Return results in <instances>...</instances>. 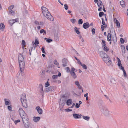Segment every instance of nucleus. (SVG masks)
<instances>
[{
	"mask_svg": "<svg viewBox=\"0 0 128 128\" xmlns=\"http://www.w3.org/2000/svg\"><path fill=\"white\" fill-rule=\"evenodd\" d=\"M42 12L44 16L48 20L51 21L54 20L53 17L51 15L46 7L42 6L41 7Z\"/></svg>",
	"mask_w": 128,
	"mask_h": 128,
	"instance_id": "1",
	"label": "nucleus"
},
{
	"mask_svg": "<svg viewBox=\"0 0 128 128\" xmlns=\"http://www.w3.org/2000/svg\"><path fill=\"white\" fill-rule=\"evenodd\" d=\"M19 114L22 118V121L24 123V121L28 120V118L24 111L22 108H20L18 110Z\"/></svg>",
	"mask_w": 128,
	"mask_h": 128,
	"instance_id": "2",
	"label": "nucleus"
},
{
	"mask_svg": "<svg viewBox=\"0 0 128 128\" xmlns=\"http://www.w3.org/2000/svg\"><path fill=\"white\" fill-rule=\"evenodd\" d=\"M103 60L107 65L110 66L112 65V62L108 56L106 57L103 58Z\"/></svg>",
	"mask_w": 128,
	"mask_h": 128,
	"instance_id": "3",
	"label": "nucleus"
},
{
	"mask_svg": "<svg viewBox=\"0 0 128 128\" xmlns=\"http://www.w3.org/2000/svg\"><path fill=\"white\" fill-rule=\"evenodd\" d=\"M102 44L103 47V48L104 50L106 52L109 51V49L107 47L106 44V42L104 40H102Z\"/></svg>",
	"mask_w": 128,
	"mask_h": 128,
	"instance_id": "4",
	"label": "nucleus"
},
{
	"mask_svg": "<svg viewBox=\"0 0 128 128\" xmlns=\"http://www.w3.org/2000/svg\"><path fill=\"white\" fill-rule=\"evenodd\" d=\"M19 66L21 72H23L24 70L25 67L24 61L18 62Z\"/></svg>",
	"mask_w": 128,
	"mask_h": 128,
	"instance_id": "5",
	"label": "nucleus"
},
{
	"mask_svg": "<svg viewBox=\"0 0 128 128\" xmlns=\"http://www.w3.org/2000/svg\"><path fill=\"white\" fill-rule=\"evenodd\" d=\"M75 70V68L73 67H72V68L70 72V74L74 78H76L77 77L75 72H74Z\"/></svg>",
	"mask_w": 128,
	"mask_h": 128,
	"instance_id": "6",
	"label": "nucleus"
},
{
	"mask_svg": "<svg viewBox=\"0 0 128 128\" xmlns=\"http://www.w3.org/2000/svg\"><path fill=\"white\" fill-rule=\"evenodd\" d=\"M18 18H16L14 19H12L9 21V23L10 25L12 26L16 22H18Z\"/></svg>",
	"mask_w": 128,
	"mask_h": 128,
	"instance_id": "7",
	"label": "nucleus"
},
{
	"mask_svg": "<svg viewBox=\"0 0 128 128\" xmlns=\"http://www.w3.org/2000/svg\"><path fill=\"white\" fill-rule=\"evenodd\" d=\"M26 95L24 93L22 94L21 96L20 100L21 102L26 100Z\"/></svg>",
	"mask_w": 128,
	"mask_h": 128,
	"instance_id": "8",
	"label": "nucleus"
},
{
	"mask_svg": "<svg viewBox=\"0 0 128 128\" xmlns=\"http://www.w3.org/2000/svg\"><path fill=\"white\" fill-rule=\"evenodd\" d=\"M18 62L24 61V57L21 54H18Z\"/></svg>",
	"mask_w": 128,
	"mask_h": 128,
	"instance_id": "9",
	"label": "nucleus"
},
{
	"mask_svg": "<svg viewBox=\"0 0 128 128\" xmlns=\"http://www.w3.org/2000/svg\"><path fill=\"white\" fill-rule=\"evenodd\" d=\"M100 54L102 58V59L103 58L107 57L108 56L106 54L103 52H100Z\"/></svg>",
	"mask_w": 128,
	"mask_h": 128,
	"instance_id": "10",
	"label": "nucleus"
},
{
	"mask_svg": "<svg viewBox=\"0 0 128 128\" xmlns=\"http://www.w3.org/2000/svg\"><path fill=\"white\" fill-rule=\"evenodd\" d=\"M118 59V66L119 68L121 69V66H122V65L121 64V62L120 59L118 58H117Z\"/></svg>",
	"mask_w": 128,
	"mask_h": 128,
	"instance_id": "11",
	"label": "nucleus"
},
{
	"mask_svg": "<svg viewBox=\"0 0 128 128\" xmlns=\"http://www.w3.org/2000/svg\"><path fill=\"white\" fill-rule=\"evenodd\" d=\"M21 102L22 104L24 107L25 108H26L28 106V104L26 100H25L24 101Z\"/></svg>",
	"mask_w": 128,
	"mask_h": 128,
	"instance_id": "12",
	"label": "nucleus"
},
{
	"mask_svg": "<svg viewBox=\"0 0 128 128\" xmlns=\"http://www.w3.org/2000/svg\"><path fill=\"white\" fill-rule=\"evenodd\" d=\"M73 116L75 119L80 118L82 117L81 115L80 114H73Z\"/></svg>",
	"mask_w": 128,
	"mask_h": 128,
	"instance_id": "13",
	"label": "nucleus"
},
{
	"mask_svg": "<svg viewBox=\"0 0 128 128\" xmlns=\"http://www.w3.org/2000/svg\"><path fill=\"white\" fill-rule=\"evenodd\" d=\"M114 22L116 24V26L118 28H120V24L118 20L116 18H115L114 19Z\"/></svg>",
	"mask_w": 128,
	"mask_h": 128,
	"instance_id": "14",
	"label": "nucleus"
},
{
	"mask_svg": "<svg viewBox=\"0 0 128 128\" xmlns=\"http://www.w3.org/2000/svg\"><path fill=\"white\" fill-rule=\"evenodd\" d=\"M83 28L85 29H86L89 27V24L88 22H86L84 23L83 25Z\"/></svg>",
	"mask_w": 128,
	"mask_h": 128,
	"instance_id": "15",
	"label": "nucleus"
},
{
	"mask_svg": "<svg viewBox=\"0 0 128 128\" xmlns=\"http://www.w3.org/2000/svg\"><path fill=\"white\" fill-rule=\"evenodd\" d=\"M36 109L39 114H41L42 113V110L39 106L37 107L36 108Z\"/></svg>",
	"mask_w": 128,
	"mask_h": 128,
	"instance_id": "16",
	"label": "nucleus"
},
{
	"mask_svg": "<svg viewBox=\"0 0 128 128\" xmlns=\"http://www.w3.org/2000/svg\"><path fill=\"white\" fill-rule=\"evenodd\" d=\"M62 62L63 64H62V66L64 67H65L67 65V64L68 63V60L67 59H64L62 60Z\"/></svg>",
	"mask_w": 128,
	"mask_h": 128,
	"instance_id": "17",
	"label": "nucleus"
},
{
	"mask_svg": "<svg viewBox=\"0 0 128 128\" xmlns=\"http://www.w3.org/2000/svg\"><path fill=\"white\" fill-rule=\"evenodd\" d=\"M72 100L71 99H68L66 101V104L69 106L72 104Z\"/></svg>",
	"mask_w": 128,
	"mask_h": 128,
	"instance_id": "18",
	"label": "nucleus"
},
{
	"mask_svg": "<svg viewBox=\"0 0 128 128\" xmlns=\"http://www.w3.org/2000/svg\"><path fill=\"white\" fill-rule=\"evenodd\" d=\"M5 26L4 23H1L0 24V30H4Z\"/></svg>",
	"mask_w": 128,
	"mask_h": 128,
	"instance_id": "19",
	"label": "nucleus"
},
{
	"mask_svg": "<svg viewBox=\"0 0 128 128\" xmlns=\"http://www.w3.org/2000/svg\"><path fill=\"white\" fill-rule=\"evenodd\" d=\"M32 44L34 45L35 44V46L36 47L37 46L36 44H39V42L38 40L37 39H36L35 40V42H32Z\"/></svg>",
	"mask_w": 128,
	"mask_h": 128,
	"instance_id": "20",
	"label": "nucleus"
},
{
	"mask_svg": "<svg viewBox=\"0 0 128 128\" xmlns=\"http://www.w3.org/2000/svg\"><path fill=\"white\" fill-rule=\"evenodd\" d=\"M40 117H34L33 118V120L35 122H37L40 120Z\"/></svg>",
	"mask_w": 128,
	"mask_h": 128,
	"instance_id": "21",
	"label": "nucleus"
},
{
	"mask_svg": "<svg viewBox=\"0 0 128 128\" xmlns=\"http://www.w3.org/2000/svg\"><path fill=\"white\" fill-rule=\"evenodd\" d=\"M121 70H122L123 71L124 73V76L126 78V72L123 66H121Z\"/></svg>",
	"mask_w": 128,
	"mask_h": 128,
	"instance_id": "22",
	"label": "nucleus"
},
{
	"mask_svg": "<svg viewBox=\"0 0 128 128\" xmlns=\"http://www.w3.org/2000/svg\"><path fill=\"white\" fill-rule=\"evenodd\" d=\"M75 84L78 87L79 89H81L82 87L80 85L78 82V81H76L75 82Z\"/></svg>",
	"mask_w": 128,
	"mask_h": 128,
	"instance_id": "23",
	"label": "nucleus"
},
{
	"mask_svg": "<svg viewBox=\"0 0 128 128\" xmlns=\"http://www.w3.org/2000/svg\"><path fill=\"white\" fill-rule=\"evenodd\" d=\"M22 45L23 49H24L26 46V42L25 40H22Z\"/></svg>",
	"mask_w": 128,
	"mask_h": 128,
	"instance_id": "24",
	"label": "nucleus"
},
{
	"mask_svg": "<svg viewBox=\"0 0 128 128\" xmlns=\"http://www.w3.org/2000/svg\"><path fill=\"white\" fill-rule=\"evenodd\" d=\"M111 39V34L110 33H108V34L107 40L108 41H110Z\"/></svg>",
	"mask_w": 128,
	"mask_h": 128,
	"instance_id": "25",
	"label": "nucleus"
},
{
	"mask_svg": "<svg viewBox=\"0 0 128 128\" xmlns=\"http://www.w3.org/2000/svg\"><path fill=\"white\" fill-rule=\"evenodd\" d=\"M112 40L114 43L116 42H117L116 37V36H114L112 37Z\"/></svg>",
	"mask_w": 128,
	"mask_h": 128,
	"instance_id": "26",
	"label": "nucleus"
},
{
	"mask_svg": "<svg viewBox=\"0 0 128 128\" xmlns=\"http://www.w3.org/2000/svg\"><path fill=\"white\" fill-rule=\"evenodd\" d=\"M40 33L41 34L43 33V35H46V31L44 29H42L40 31Z\"/></svg>",
	"mask_w": 128,
	"mask_h": 128,
	"instance_id": "27",
	"label": "nucleus"
},
{
	"mask_svg": "<svg viewBox=\"0 0 128 128\" xmlns=\"http://www.w3.org/2000/svg\"><path fill=\"white\" fill-rule=\"evenodd\" d=\"M102 2L100 0H99L97 3L99 7L102 6Z\"/></svg>",
	"mask_w": 128,
	"mask_h": 128,
	"instance_id": "28",
	"label": "nucleus"
},
{
	"mask_svg": "<svg viewBox=\"0 0 128 128\" xmlns=\"http://www.w3.org/2000/svg\"><path fill=\"white\" fill-rule=\"evenodd\" d=\"M120 4L123 7H124L125 6L124 2L123 0L121 1L120 2Z\"/></svg>",
	"mask_w": 128,
	"mask_h": 128,
	"instance_id": "29",
	"label": "nucleus"
},
{
	"mask_svg": "<svg viewBox=\"0 0 128 128\" xmlns=\"http://www.w3.org/2000/svg\"><path fill=\"white\" fill-rule=\"evenodd\" d=\"M82 117L84 119L86 120H89L90 118H89V117L87 116H83Z\"/></svg>",
	"mask_w": 128,
	"mask_h": 128,
	"instance_id": "30",
	"label": "nucleus"
},
{
	"mask_svg": "<svg viewBox=\"0 0 128 128\" xmlns=\"http://www.w3.org/2000/svg\"><path fill=\"white\" fill-rule=\"evenodd\" d=\"M110 112L107 110H106L104 112V114L106 115H107L110 114Z\"/></svg>",
	"mask_w": 128,
	"mask_h": 128,
	"instance_id": "31",
	"label": "nucleus"
},
{
	"mask_svg": "<svg viewBox=\"0 0 128 128\" xmlns=\"http://www.w3.org/2000/svg\"><path fill=\"white\" fill-rule=\"evenodd\" d=\"M74 30L75 32L77 34H79L80 33L79 31L78 30V28L76 27H75L74 28Z\"/></svg>",
	"mask_w": 128,
	"mask_h": 128,
	"instance_id": "32",
	"label": "nucleus"
},
{
	"mask_svg": "<svg viewBox=\"0 0 128 128\" xmlns=\"http://www.w3.org/2000/svg\"><path fill=\"white\" fill-rule=\"evenodd\" d=\"M7 99H5L4 100L5 101V104L6 105H8L10 104L9 102L7 100Z\"/></svg>",
	"mask_w": 128,
	"mask_h": 128,
	"instance_id": "33",
	"label": "nucleus"
},
{
	"mask_svg": "<svg viewBox=\"0 0 128 128\" xmlns=\"http://www.w3.org/2000/svg\"><path fill=\"white\" fill-rule=\"evenodd\" d=\"M14 7V6L13 5H12L10 6L8 8L9 10H12Z\"/></svg>",
	"mask_w": 128,
	"mask_h": 128,
	"instance_id": "34",
	"label": "nucleus"
},
{
	"mask_svg": "<svg viewBox=\"0 0 128 128\" xmlns=\"http://www.w3.org/2000/svg\"><path fill=\"white\" fill-rule=\"evenodd\" d=\"M81 66H82V68L84 69H86L87 68V67L86 65L85 64H82V65H81Z\"/></svg>",
	"mask_w": 128,
	"mask_h": 128,
	"instance_id": "35",
	"label": "nucleus"
},
{
	"mask_svg": "<svg viewBox=\"0 0 128 128\" xmlns=\"http://www.w3.org/2000/svg\"><path fill=\"white\" fill-rule=\"evenodd\" d=\"M83 23V21L81 19H80L78 21V23L79 24H82Z\"/></svg>",
	"mask_w": 128,
	"mask_h": 128,
	"instance_id": "36",
	"label": "nucleus"
},
{
	"mask_svg": "<svg viewBox=\"0 0 128 128\" xmlns=\"http://www.w3.org/2000/svg\"><path fill=\"white\" fill-rule=\"evenodd\" d=\"M70 21L72 22L73 24H74L75 22H76V19H71Z\"/></svg>",
	"mask_w": 128,
	"mask_h": 128,
	"instance_id": "37",
	"label": "nucleus"
},
{
	"mask_svg": "<svg viewBox=\"0 0 128 128\" xmlns=\"http://www.w3.org/2000/svg\"><path fill=\"white\" fill-rule=\"evenodd\" d=\"M120 41L122 44H123L124 42V40L122 38H120Z\"/></svg>",
	"mask_w": 128,
	"mask_h": 128,
	"instance_id": "38",
	"label": "nucleus"
},
{
	"mask_svg": "<svg viewBox=\"0 0 128 128\" xmlns=\"http://www.w3.org/2000/svg\"><path fill=\"white\" fill-rule=\"evenodd\" d=\"M51 87H49L48 88H46L45 90L47 92H48L50 91V90H51Z\"/></svg>",
	"mask_w": 128,
	"mask_h": 128,
	"instance_id": "39",
	"label": "nucleus"
},
{
	"mask_svg": "<svg viewBox=\"0 0 128 128\" xmlns=\"http://www.w3.org/2000/svg\"><path fill=\"white\" fill-rule=\"evenodd\" d=\"M58 75H54L52 76V78L53 79H55L56 78H58Z\"/></svg>",
	"mask_w": 128,
	"mask_h": 128,
	"instance_id": "40",
	"label": "nucleus"
},
{
	"mask_svg": "<svg viewBox=\"0 0 128 128\" xmlns=\"http://www.w3.org/2000/svg\"><path fill=\"white\" fill-rule=\"evenodd\" d=\"M104 13L103 12H100L99 14V16L100 17H101L103 15Z\"/></svg>",
	"mask_w": 128,
	"mask_h": 128,
	"instance_id": "41",
	"label": "nucleus"
},
{
	"mask_svg": "<svg viewBox=\"0 0 128 128\" xmlns=\"http://www.w3.org/2000/svg\"><path fill=\"white\" fill-rule=\"evenodd\" d=\"M49 84L48 81H47L46 83L45 86L46 87H47L48 86H49Z\"/></svg>",
	"mask_w": 128,
	"mask_h": 128,
	"instance_id": "42",
	"label": "nucleus"
},
{
	"mask_svg": "<svg viewBox=\"0 0 128 128\" xmlns=\"http://www.w3.org/2000/svg\"><path fill=\"white\" fill-rule=\"evenodd\" d=\"M102 24L104 25H105V26H106V25L105 24V22H104V20L103 19V18L102 19Z\"/></svg>",
	"mask_w": 128,
	"mask_h": 128,
	"instance_id": "43",
	"label": "nucleus"
},
{
	"mask_svg": "<svg viewBox=\"0 0 128 128\" xmlns=\"http://www.w3.org/2000/svg\"><path fill=\"white\" fill-rule=\"evenodd\" d=\"M65 110L66 112H69L71 111H72V110L70 109L67 108Z\"/></svg>",
	"mask_w": 128,
	"mask_h": 128,
	"instance_id": "44",
	"label": "nucleus"
},
{
	"mask_svg": "<svg viewBox=\"0 0 128 128\" xmlns=\"http://www.w3.org/2000/svg\"><path fill=\"white\" fill-rule=\"evenodd\" d=\"M64 8L65 9L67 10L68 9V6L67 4H65L64 5Z\"/></svg>",
	"mask_w": 128,
	"mask_h": 128,
	"instance_id": "45",
	"label": "nucleus"
},
{
	"mask_svg": "<svg viewBox=\"0 0 128 128\" xmlns=\"http://www.w3.org/2000/svg\"><path fill=\"white\" fill-rule=\"evenodd\" d=\"M9 12L11 14H14V12L13 10H9Z\"/></svg>",
	"mask_w": 128,
	"mask_h": 128,
	"instance_id": "46",
	"label": "nucleus"
},
{
	"mask_svg": "<svg viewBox=\"0 0 128 128\" xmlns=\"http://www.w3.org/2000/svg\"><path fill=\"white\" fill-rule=\"evenodd\" d=\"M20 120H15L14 121V122L15 124H16L18 122H20Z\"/></svg>",
	"mask_w": 128,
	"mask_h": 128,
	"instance_id": "47",
	"label": "nucleus"
},
{
	"mask_svg": "<svg viewBox=\"0 0 128 128\" xmlns=\"http://www.w3.org/2000/svg\"><path fill=\"white\" fill-rule=\"evenodd\" d=\"M95 29L94 28H93L92 29V34H95Z\"/></svg>",
	"mask_w": 128,
	"mask_h": 128,
	"instance_id": "48",
	"label": "nucleus"
},
{
	"mask_svg": "<svg viewBox=\"0 0 128 128\" xmlns=\"http://www.w3.org/2000/svg\"><path fill=\"white\" fill-rule=\"evenodd\" d=\"M66 72H70L69 68L68 67H66Z\"/></svg>",
	"mask_w": 128,
	"mask_h": 128,
	"instance_id": "49",
	"label": "nucleus"
},
{
	"mask_svg": "<svg viewBox=\"0 0 128 128\" xmlns=\"http://www.w3.org/2000/svg\"><path fill=\"white\" fill-rule=\"evenodd\" d=\"M77 62L78 64H79L80 66H81V65H82V64L81 63L80 61V60L79 59H78V60H77Z\"/></svg>",
	"mask_w": 128,
	"mask_h": 128,
	"instance_id": "50",
	"label": "nucleus"
},
{
	"mask_svg": "<svg viewBox=\"0 0 128 128\" xmlns=\"http://www.w3.org/2000/svg\"><path fill=\"white\" fill-rule=\"evenodd\" d=\"M121 48L123 50H125V47L124 46H121Z\"/></svg>",
	"mask_w": 128,
	"mask_h": 128,
	"instance_id": "51",
	"label": "nucleus"
},
{
	"mask_svg": "<svg viewBox=\"0 0 128 128\" xmlns=\"http://www.w3.org/2000/svg\"><path fill=\"white\" fill-rule=\"evenodd\" d=\"M42 51L43 53H44V54L45 53V52L44 51V48H43V47L42 48Z\"/></svg>",
	"mask_w": 128,
	"mask_h": 128,
	"instance_id": "52",
	"label": "nucleus"
},
{
	"mask_svg": "<svg viewBox=\"0 0 128 128\" xmlns=\"http://www.w3.org/2000/svg\"><path fill=\"white\" fill-rule=\"evenodd\" d=\"M46 41L48 42H50L52 41V40L50 39H47L46 40Z\"/></svg>",
	"mask_w": 128,
	"mask_h": 128,
	"instance_id": "53",
	"label": "nucleus"
},
{
	"mask_svg": "<svg viewBox=\"0 0 128 128\" xmlns=\"http://www.w3.org/2000/svg\"><path fill=\"white\" fill-rule=\"evenodd\" d=\"M75 106L76 108H78L80 107V105L79 104H78V103H76V104Z\"/></svg>",
	"mask_w": 128,
	"mask_h": 128,
	"instance_id": "54",
	"label": "nucleus"
},
{
	"mask_svg": "<svg viewBox=\"0 0 128 128\" xmlns=\"http://www.w3.org/2000/svg\"><path fill=\"white\" fill-rule=\"evenodd\" d=\"M35 24L36 25H39V22L37 21H36L34 22Z\"/></svg>",
	"mask_w": 128,
	"mask_h": 128,
	"instance_id": "55",
	"label": "nucleus"
},
{
	"mask_svg": "<svg viewBox=\"0 0 128 128\" xmlns=\"http://www.w3.org/2000/svg\"><path fill=\"white\" fill-rule=\"evenodd\" d=\"M8 110H12V107L11 106H8Z\"/></svg>",
	"mask_w": 128,
	"mask_h": 128,
	"instance_id": "56",
	"label": "nucleus"
},
{
	"mask_svg": "<svg viewBox=\"0 0 128 128\" xmlns=\"http://www.w3.org/2000/svg\"><path fill=\"white\" fill-rule=\"evenodd\" d=\"M101 28L102 31H103L104 29V26H103L102 25L101 26Z\"/></svg>",
	"mask_w": 128,
	"mask_h": 128,
	"instance_id": "57",
	"label": "nucleus"
},
{
	"mask_svg": "<svg viewBox=\"0 0 128 128\" xmlns=\"http://www.w3.org/2000/svg\"><path fill=\"white\" fill-rule=\"evenodd\" d=\"M39 24L42 26H43L44 25V23L43 22H39Z\"/></svg>",
	"mask_w": 128,
	"mask_h": 128,
	"instance_id": "58",
	"label": "nucleus"
},
{
	"mask_svg": "<svg viewBox=\"0 0 128 128\" xmlns=\"http://www.w3.org/2000/svg\"><path fill=\"white\" fill-rule=\"evenodd\" d=\"M102 6H100L98 8V10L99 11H100L102 10Z\"/></svg>",
	"mask_w": 128,
	"mask_h": 128,
	"instance_id": "59",
	"label": "nucleus"
},
{
	"mask_svg": "<svg viewBox=\"0 0 128 128\" xmlns=\"http://www.w3.org/2000/svg\"><path fill=\"white\" fill-rule=\"evenodd\" d=\"M54 63L57 65L59 64V63L56 61Z\"/></svg>",
	"mask_w": 128,
	"mask_h": 128,
	"instance_id": "60",
	"label": "nucleus"
},
{
	"mask_svg": "<svg viewBox=\"0 0 128 128\" xmlns=\"http://www.w3.org/2000/svg\"><path fill=\"white\" fill-rule=\"evenodd\" d=\"M74 105H75V104L74 103H73L72 104V106L70 108H73V107L74 106Z\"/></svg>",
	"mask_w": 128,
	"mask_h": 128,
	"instance_id": "61",
	"label": "nucleus"
},
{
	"mask_svg": "<svg viewBox=\"0 0 128 128\" xmlns=\"http://www.w3.org/2000/svg\"><path fill=\"white\" fill-rule=\"evenodd\" d=\"M33 48L32 47H30V48L29 50L30 51H32V49Z\"/></svg>",
	"mask_w": 128,
	"mask_h": 128,
	"instance_id": "62",
	"label": "nucleus"
},
{
	"mask_svg": "<svg viewBox=\"0 0 128 128\" xmlns=\"http://www.w3.org/2000/svg\"><path fill=\"white\" fill-rule=\"evenodd\" d=\"M88 95V93H86V94H85L84 95V97H87V96Z\"/></svg>",
	"mask_w": 128,
	"mask_h": 128,
	"instance_id": "63",
	"label": "nucleus"
},
{
	"mask_svg": "<svg viewBox=\"0 0 128 128\" xmlns=\"http://www.w3.org/2000/svg\"><path fill=\"white\" fill-rule=\"evenodd\" d=\"M98 0H94V2L95 3H97L98 2Z\"/></svg>",
	"mask_w": 128,
	"mask_h": 128,
	"instance_id": "64",
	"label": "nucleus"
}]
</instances>
